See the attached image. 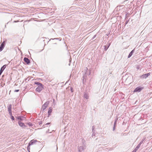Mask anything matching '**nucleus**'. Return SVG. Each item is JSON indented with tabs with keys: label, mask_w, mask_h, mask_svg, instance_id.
<instances>
[{
	"label": "nucleus",
	"mask_w": 152,
	"mask_h": 152,
	"mask_svg": "<svg viewBox=\"0 0 152 152\" xmlns=\"http://www.w3.org/2000/svg\"><path fill=\"white\" fill-rule=\"evenodd\" d=\"M86 148L85 146H78L77 150L78 152H82Z\"/></svg>",
	"instance_id": "f257e3e1"
},
{
	"label": "nucleus",
	"mask_w": 152,
	"mask_h": 152,
	"mask_svg": "<svg viewBox=\"0 0 152 152\" xmlns=\"http://www.w3.org/2000/svg\"><path fill=\"white\" fill-rule=\"evenodd\" d=\"M43 85L42 84V85H40L38 86L36 89V91L38 92H40L42 90L43 88Z\"/></svg>",
	"instance_id": "f03ea898"
},
{
	"label": "nucleus",
	"mask_w": 152,
	"mask_h": 152,
	"mask_svg": "<svg viewBox=\"0 0 152 152\" xmlns=\"http://www.w3.org/2000/svg\"><path fill=\"white\" fill-rule=\"evenodd\" d=\"M49 104V102H45L44 104L43 105L42 107V111H44L45 110L46 108L48 105Z\"/></svg>",
	"instance_id": "7ed1b4c3"
},
{
	"label": "nucleus",
	"mask_w": 152,
	"mask_h": 152,
	"mask_svg": "<svg viewBox=\"0 0 152 152\" xmlns=\"http://www.w3.org/2000/svg\"><path fill=\"white\" fill-rule=\"evenodd\" d=\"M143 87H138L135 88L134 90V92H140L143 89Z\"/></svg>",
	"instance_id": "20e7f679"
},
{
	"label": "nucleus",
	"mask_w": 152,
	"mask_h": 152,
	"mask_svg": "<svg viewBox=\"0 0 152 152\" xmlns=\"http://www.w3.org/2000/svg\"><path fill=\"white\" fill-rule=\"evenodd\" d=\"M150 75V73L145 74L140 76L141 78L145 79Z\"/></svg>",
	"instance_id": "39448f33"
},
{
	"label": "nucleus",
	"mask_w": 152,
	"mask_h": 152,
	"mask_svg": "<svg viewBox=\"0 0 152 152\" xmlns=\"http://www.w3.org/2000/svg\"><path fill=\"white\" fill-rule=\"evenodd\" d=\"M18 124L20 126L22 127L23 128H26L27 127V126H26L23 123L20 121H18Z\"/></svg>",
	"instance_id": "423d86ee"
},
{
	"label": "nucleus",
	"mask_w": 152,
	"mask_h": 152,
	"mask_svg": "<svg viewBox=\"0 0 152 152\" xmlns=\"http://www.w3.org/2000/svg\"><path fill=\"white\" fill-rule=\"evenodd\" d=\"M7 66V65L5 64L1 68L0 70V75H1L3 71L5 69Z\"/></svg>",
	"instance_id": "0eeeda50"
},
{
	"label": "nucleus",
	"mask_w": 152,
	"mask_h": 152,
	"mask_svg": "<svg viewBox=\"0 0 152 152\" xmlns=\"http://www.w3.org/2000/svg\"><path fill=\"white\" fill-rule=\"evenodd\" d=\"M24 60L27 64H29L30 63V60L28 58L25 57L24 58Z\"/></svg>",
	"instance_id": "6e6552de"
},
{
	"label": "nucleus",
	"mask_w": 152,
	"mask_h": 152,
	"mask_svg": "<svg viewBox=\"0 0 152 152\" xmlns=\"http://www.w3.org/2000/svg\"><path fill=\"white\" fill-rule=\"evenodd\" d=\"M135 51V49H133L129 53L128 56V58H130L133 55V53H134Z\"/></svg>",
	"instance_id": "1a4fd4ad"
},
{
	"label": "nucleus",
	"mask_w": 152,
	"mask_h": 152,
	"mask_svg": "<svg viewBox=\"0 0 152 152\" xmlns=\"http://www.w3.org/2000/svg\"><path fill=\"white\" fill-rule=\"evenodd\" d=\"M52 111V110L51 109V107H50L49 108V110L48 112V116H49L50 115V114Z\"/></svg>",
	"instance_id": "9d476101"
},
{
	"label": "nucleus",
	"mask_w": 152,
	"mask_h": 152,
	"mask_svg": "<svg viewBox=\"0 0 152 152\" xmlns=\"http://www.w3.org/2000/svg\"><path fill=\"white\" fill-rule=\"evenodd\" d=\"M12 105L11 104H10L9 105L8 107V111H12Z\"/></svg>",
	"instance_id": "9b49d317"
},
{
	"label": "nucleus",
	"mask_w": 152,
	"mask_h": 152,
	"mask_svg": "<svg viewBox=\"0 0 152 152\" xmlns=\"http://www.w3.org/2000/svg\"><path fill=\"white\" fill-rule=\"evenodd\" d=\"M141 145L139 143L138 144V145L136 147V148L134 149L136 151H137V150L139 149V148L140 147Z\"/></svg>",
	"instance_id": "f8f14e48"
},
{
	"label": "nucleus",
	"mask_w": 152,
	"mask_h": 152,
	"mask_svg": "<svg viewBox=\"0 0 152 152\" xmlns=\"http://www.w3.org/2000/svg\"><path fill=\"white\" fill-rule=\"evenodd\" d=\"M23 118V116H19L17 117V119L18 120H20V121H22L23 119L22 118Z\"/></svg>",
	"instance_id": "ddd939ff"
},
{
	"label": "nucleus",
	"mask_w": 152,
	"mask_h": 152,
	"mask_svg": "<svg viewBox=\"0 0 152 152\" xmlns=\"http://www.w3.org/2000/svg\"><path fill=\"white\" fill-rule=\"evenodd\" d=\"M34 84H35L38 85V86H39L40 85H42V84L41 83L39 82H37V81L35 82Z\"/></svg>",
	"instance_id": "4468645a"
},
{
	"label": "nucleus",
	"mask_w": 152,
	"mask_h": 152,
	"mask_svg": "<svg viewBox=\"0 0 152 152\" xmlns=\"http://www.w3.org/2000/svg\"><path fill=\"white\" fill-rule=\"evenodd\" d=\"M84 97L86 99H88V96L85 93L84 95Z\"/></svg>",
	"instance_id": "2eb2a0df"
},
{
	"label": "nucleus",
	"mask_w": 152,
	"mask_h": 152,
	"mask_svg": "<svg viewBox=\"0 0 152 152\" xmlns=\"http://www.w3.org/2000/svg\"><path fill=\"white\" fill-rule=\"evenodd\" d=\"M4 46L1 45L0 46V51H1L3 50V49L4 48Z\"/></svg>",
	"instance_id": "dca6fc26"
},
{
	"label": "nucleus",
	"mask_w": 152,
	"mask_h": 152,
	"mask_svg": "<svg viewBox=\"0 0 152 152\" xmlns=\"http://www.w3.org/2000/svg\"><path fill=\"white\" fill-rule=\"evenodd\" d=\"M118 120V118H117L115 119V122H114V126H116L117 122Z\"/></svg>",
	"instance_id": "f3484780"
},
{
	"label": "nucleus",
	"mask_w": 152,
	"mask_h": 152,
	"mask_svg": "<svg viewBox=\"0 0 152 152\" xmlns=\"http://www.w3.org/2000/svg\"><path fill=\"white\" fill-rule=\"evenodd\" d=\"M34 142H33V141L32 140L30 141V142H29L28 143V145H29V146H30L33 144H34Z\"/></svg>",
	"instance_id": "a211bd4d"
},
{
	"label": "nucleus",
	"mask_w": 152,
	"mask_h": 152,
	"mask_svg": "<svg viewBox=\"0 0 152 152\" xmlns=\"http://www.w3.org/2000/svg\"><path fill=\"white\" fill-rule=\"evenodd\" d=\"M145 140V138L143 139L142 140L140 141V142L139 143V144L141 145V144Z\"/></svg>",
	"instance_id": "6ab92c4d"
},
{
	"label": "nucleus",
	"mask_w": 152,
	"mask_h": 152,
	"mask_svg": "<svg viewBox=\"0 0 152 152\" xmlns=\"http://www.w3.org/2000/svg\"><path fill=\"white\" fill-rule=\"evenodd\" d=\"M5 41H4L2 42V43L1 44V45L4 47L5 45Z\"/></svg>",
	"instance_id": "aec40b11"
},
{
	"label": "nucleus",
	"mask_w": 152,
	"mask_h": 152,
	"mask_svg": "<svg viewBox=\"0 0 152 152\" xmlns=\"http://www.w3.org/2000/svg\"><path fill=\"white\" fill-rule=\"evenodd\" d=\"M133 78V77H128L126 79V81H127L128 80H129V79H130V78L131 79V78Z\"/></svg>",
	"instance_id": "412c9836"
},
{
	"label": "nucleus",
	"mask_w": 152,
	"mask_h": 152,
	"mask_svg": "<svg viewBox=\"0 0 152 152\" xmlns=\"http://www.w3.org/2000/svg\"><path fill=\"white\" fill-rule=\"evenodd\" d=\"M109 45H110L107 48L106 47V46H104L105 47V48H104V49H105V50H107L108 48V47H109Z\"/></svg>",
	"instance_id": "4be33fe9"
},
{
	"label": "nucleus",
	"mask_w": 152,
	"mask_h": 152,
	"mask_svg": "<svg viewBox=\"0 0 152 152\" xmlns=\"http://www.w3.org/2000/svg\"><path fill=\"white\" fill-rule=\"evenodd\" d=\"M30 146H29V145H28V146L27 147V149L28 151L29 150H30Z\"/></svg>",
	"instance_id": "5701e85b"
},
{
	"label": "nucleus",
	"mask_w": 152,
	"mask_h": 152,
	"mask_svg": "<svg viewBox=\"0 0 152 152\" xmlns=\"http://www.w3.org/2000/svg\"><path fill=\"white\" fill-rule=\"evenodd\" d=\"M28 125L30 126H32V124L31 123H28Z\"/></svg>",
	"instance_id": "b1692460"
},
{
	"label": "nucleus",
	"mask_w": 152,
	"mask_h": 152,
	"mask_svg": "<svg viewBox=\"0 0 152 152\" xmlns=\"http://www.w3.org/2000/svg\"><path fill=\"white\" fill-rule=\"evenodd\" d=\"M11 119L12 120H15V118H14V116H11Z\"/></svg>",
	"instance_id": "393cba45"
},
{
	"label": "nucleus",
	"mask_w": 152,
	"mask_h": 152,
	"mask_svg": "<svg viewBox=\"0 0 152 152\" xmlns=\"http://www.w3.org/2000/svg\"><path fill=\"white\" fill-rule=\"evenodd\" d=\"M8 112H9V113L10 114V115L11 116H12V111H8Z\"/></svg>",
	"instance_id": "a878e982"
},
{
	"label": "nucleus",
	"mask_w": 152,
	"mask_h": 152,
	"mask_svg": "<svg viewBox=\"0 0 152 152\" xmlns=\"http://www.w3.org/2000/svg\"><path fill=\"white\" fill-rule=\"evenodd\" d=\"M29 78L28 77L26 79H25V80L26 81H29Z\"/></svg>",
	"instance_id": "bb28decb"
},
{
	"label": "nucleus",
	"mask_w": 152,
	"mask_h": 152,
	"mask_svg": "<svg viewBox=\"0 0 152 152\" xmlns=\"http://www.w3.org/2000/svg\"><path fill=\"white\" fill-rule=\"evenodd\" d=\"M70 90L72 92H73V88L72 87H70Z\"/></svg>",
	"instance_id": "cd10ccee"
},
{
	"label": "nucleus",
	"mask_w": 152,
	"mask_h": 152,
	"mask_svg": "<svg viewBox=\"0 0 152 152\" xmlns=\"http://www.w3.org/2000/svg\"><path fill=\"white\" fill-rule=\"evenodd\" d=\"M32 140L33 141L34 143L37 141L36 140Z\"/></svg>",
	"instance_id": "c85d7f7f"
},
{
	"label": "nucleus",
	"mask_w": 152,
	"mask_h": 152,
	"mask_svg": "<svg viewBox=\"0 0 152 152\" xmlns=\"http://www.w3.org/2000/svg\"><path fill=\"white\" fill-rule=\"evenodd\" d=\"M116 126H113V131H114L115 129Z\"/></svg>",
	"instance_id": "c756f323"
},
{
	"label": "nucleus",
	"mask_w": 152,
	"mask_h": 152,
	"mask_svg": "<svg viewBox=\"0 0 152 152\" xmlns=\"http://www.w3.org/2000/svg\"><path fill=\"white\" fill-rule=\"evenodd\" d=\"M84 77H85V76H83V83H84V81H85V80H84Z\"/></svg>",
	"instance_id": "7c9ffc66"
},
{
	"label": "nucleus",
	"mask_w": 152,
	"mask_h": 152,
	"mask_svg": "<svg viewBox=\"0 0 152 152\" xmlns=\"http://www.w3.org/2000/svg\"><path fill=\"white\" fill-rule=\"evenodd\" d=\"M96 35H94V37H92V39H94V38H95L96 37Z\"/></svg>",
	"instance_id": "2f4dec72"
},
{
	"label": "nucleus",
	"mask_w": 152,
	"mask_h": 152,
	"mask_svg": "<svg viewBox=\"0 0 152 152\" xmlns=\"http://www.w3.org/2000/svg\"><path fill=\"white\" fill-rule=\"evenodd\" d=\"M42 124V122L41 121H39V125H40V124Z\"/></svg>",
	"instance_id": "473e14b6"
},
{
	"label": "nucleus",
	"mask_w": 152,
	"mask_h": 152,
	"mask_svg": "<svg viewBox=\"0 0 152 152\" xmlns=\"http://www.w3.org/2000/svg\"><path fill=\"white\" fill-rule=\"evenodd\" d=\"M19 90H15L14 91L15 92H18L19 91Z\"/></svg>",
	"instance_id": "72a5a7b5"
},
{
	"label": "nucleus",
	"mask_w": 152,
	"mask_h": 152,
	"mask_svg": "<svg viewBox=\"0 0 152 152\" xmlns=\"http://www.w3.org/2000/svg\"><path fill=\"white\" fill-rule=\"evenodd\" d=\"M49 124H50V123H47L46 124H45V125H49Z\"/></svg>",
	"instance_id": "f704fd0d"
},
{
	"label": "nucleus",
	"mask_w": 152,
	"mask_h": 152,
	"mask_svg": "<svg viewBox=\"0 0 152 152\" xmlns=\"http://www.w3.org/2000/svg\"><path fill=\"white\" fill-rule=\"evenodd\" d=\"M136 151L134 149L132 152H136Z\"/></svg>",
	"instance_id": "c9c22d12"
},
{
	"label": "nucleus",
	"mask_w": 152,
	"mask_h": 152,
	"mask_svg": "<svg viewBox=\"0 0 152 152\" xmlns=\"http://www.w3.org/2000/svg\"><path fill=\"white\" fill-rule=\"evenodd\" d=\"M128 22V21H126V22H125V24H127V23Z\"/></svg>",
	"instance_id": "e433bc0d"
},
{
	"label": "nucleus",
	"mask_w": 152,
	"mask_h": 152,
	"mask_svg": "<svg viewBox=\"0 0 152 152\" xmlns=\"http://www.w3.org/2000/svg\"><path fill=\"white\" fill-rule=\"evenodd\" d=\"M94 126H92V130H93V129H94Z\"/></svg>",
	"instance_id": "4c0bfd02"
},
{
	"label": "nucleus",
	"mask_w": 152,
	"mask_h": 152,
	"mask_svg": "<svg viewBox=\"0 0 152 152\" xmlns=\"http://www.w3.org/2000/svg\"><path fill=\"white\" fill-rule=\"evenodd\" d=\"M17 22L16 21H14V22Z\"/></svg>",
	"instance_id": "58836bf2"
},
{
	"label": "nucleus",
	"mask_w": 152,
	"mask_h": 152,
	"mask_svg": "<svg viewBox=\"0 0 152 152\" xmlns=\"http://www.w3.org/2000/svg\"><path fill=\"white\" fill-rule=\"evenodd\" d=\"M28 151V152H30V150H29Z\"/></svg>",
	"instance_id": "ea45409f"
},
{
	"label": "nucleus",
	"mask_w": 152,
	"mask_h": 152,
	"mask_svg": "<svg viewBox=\"0 0 152 152\" xmlns=\"http://www.w3.org/2000/svg\"><path fill=\"white\" fill-rule=\"evenodd\" d=\"M94 134V133L93 132V134H92V135H93H93H94V134Z\"/></svg>",
	"instance_id": "a19ab883"
},
{
	"label": "nucleus",
	"mask_w": 152,
	"mask_h": 152,
	"mask_svg": "<svg viewBox=\"0 0 152 152\" xmlns=\"http://www.w3.org/2000/svg\"><path fill=\"white\" fill-rule=\"evenodd\" d=\"M90 72H89V75H90Z\"/></svg>",
	"instance_id": "79ce46f5"
}]
</instances>
